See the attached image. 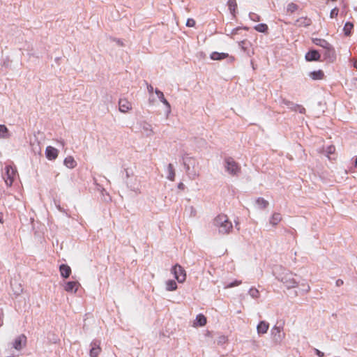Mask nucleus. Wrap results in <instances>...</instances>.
<instances>
[{
	"label": "nucleus",
	"instance_id": "1",
	"mask_svg": "<svg viewBox=\"0 0 357 357\" xmlns=\"http://www.w3.org/2000/svg\"><path fill=\"white\" fill-rule=\"evenodd\" d=\"M273 274L288 289L295 288L298 284V282L294 279L296 274L281 266H275L273 269Z\"/></svg>",
	"mask_w": 357,
	"mask_h": 357
},
{
	"label": "nucleus",
	"instance_id": "2",
	"mask_svg": "<svg viewBox=\"0 0 357 357\" xmlns=\"http://www.w3.org/2000/svg\"><path fill=\"white\" fill-rule=\"evenodd\" d=\"M213 224L218 229V232L222 234H229L233 228L231 222L224 214L216 216L213 220Z\"/></svg>",
	"mask_w": 357,
	"mask_h": 357
},
{
	"label": "nucleus",
	"instance_id": "3",
	"mask_svg": "<svg viewBox=\"0 0 357 357\" xmlns=\"http://www.w3.org/2000/svg\"><path fill=\"white\" fill-rule=\"evenodd\" d=\"M224 167L226 172L232 176L238 175L241 172V167L231 157L225 158L224 161Z\"/></svg>",
	"mask_w": 357,
	"mask_h": 357
},
{
	"label": "nucleus",
	"instance_id": "4",
	"mask_svg": "<svg viewBox=\"0 0 357 357\" xmlns=\"http://www.w3.org/2000/svg\"><path fill=\"white\" fill-rule=\"evenodd\" d=\"M273 341L277 344H280L285 337V333L283 332L282 326H274L271 331Z\"/></svg>",
	"mask_w": 357,
	"mask_h": 357
},
{
	"label": "nucleus",
	"instance_id": "5",
	"mask_svg": "<svg viewBox=\"0 0 357 357\" xmlns=\"http://www.w3.org/2000/svg\"><path fill=\"white\" fill-rule=\"evenodd\" d=\"M5 175L3 176V179L7 186L10 187L13 185L14 181L17 170L12 165H8L5 167Z\"/></svg>",
	"mask_w": 357,
	"mask_h": 357
},
{
	"label": "nucleus",
	"instance_id": "6",
	"mask_svg": "<svg viewBox=\"0 0 357 357\" xmlns=\"http://www.w3.org/2000/svg\"><path fill=\"white\" fill-rule=\"evenodd\" d=\"M172 273L174 274V278L180 283L183 282L186 279L185 271L179 264H176L172 267Z\"/></svg>",
	"mask_w": 357,
	"mask_h": 357
},
{
	"label": "nucleus",
	"instance_id": "7",
	"mask_svg": "<svg viewBox=\"0 0 357 357\" xmlns=\"http://www.w3.org/2000/svg\"><path fill=\"white\" fill-rule=\"evenodd\" d=\"M183 160L186 173L190 178H195L197 176V174L195 172H190V166H193L195 163V159L188 156H185L183 158Z\"/></svg>",
	"mask_w": 357,
	"mask_h": 357
},
{
	"label": "nucleus",
	"instance_id": "8",
	"mask_svg": "<svg viewBox=\"0 0 357 357\" xmlns=\"http://www.w3.org/2000/svg\"><path fill=\"white\" fill-rule=\"evenodd\" d=\"M91 349L89 351L90 357H98L101 351L100 348V340H93L91 342Z\"/></svg>",
	"mask_w": 357,
	"mask_h": 357
},
{
	"label": "nucleus",
	"instance_id": "9",
	"mask_svg": "<svg viewBox=\"0 0 357 357\" xmlns=\"http://www.w3.org/2000/svg\"><path fill=\"white\" fill-rule=\"evenodd\" d=\"M282 104L285 105L289 109H290L292 111L298 112L301 114H304L305 112V109L303 106L294 103L287 100L282 99Z\"/></svg>",
	"mask_w": 357,
	"mask_h": 357
},
{
	"label": "nucleus",
	"instance_id": "10",
	"mask_svg": "<svg viewBox=\"0 0 357 357\" xmlns=\"http://www.w3.org/2000/svg\"><path fill=\"white\" fill-rule=\"evenodd\" d=\"M313 42L316 45L326 49L329 54H334V50L332 45L326 40L321 38H315L313 40Z\"/></svg>",
	"mask_w": 357,
	"mask_h": 357
},
{
	"label": "nucleus",
	"instance_id": "11",
	"mask_svg": "<svg viewBox=\"0 0 357 357\" xmlns=\"http://www.w3.org/2000/svg\"><path fill=\"white\" fill-rule=\"evenodd\" d=\"M26 337L24 335L17 336L13 342V347L17 351H20L26 344Z\"/></svg>",
	"mask_w": 357,
	"mask_h": 357
},
{
	"label": "nucleus",
	"instance_id": "12",
	"mask_svg": "<svg viewBox=\"0 0 357 357\" xmlns=\"http://www.w3.org/2000/svg\"><path fill=\"white\" fill-rule=\"evenodd\" d=\"M132 109L131 103L126 98H120L119 100V109L122 113H126Z\"/></svg>",
	"mask_w": 357,
	"mask_h": 357
},
{
	"label": "nucleus",
	"instance_id": "13",
	"mask_svg": "<svg viewBox=\"0 0 357 357\" xmlns=\"http://www.w3.org/2000/svg\"><path fill=\"white\" fill-rule=\"evenodd\" d=\"M79 285L77 281H69L65 283L63 288L68 293H76Z\"/></svg>",
	"mask_w": 357,
	"mask_h": 357
},
{
	"label": "nucleus",
	"instance_id": "14",
	"mask_svg": "<svg viewBox=\"0 0 357 357\" xmlns=\"http://www.w3.org/2000/svg\"><path fill=\"white\" fill-rule=\"evenodd\" d=\"M59 151L53 146H48L45 149V155L48 160H53L58 157Z\"/></svg>",
	"mask_w": 357,
	"mask_h": 357
},
{
	"label": "nucleus",
	"instance_id": "15",
	"mask_svg": "<svg viewBox=\"0 0 357 357\" xmlns=\"http://www.w3.org/2000/svg\"><path fill=\"white\" fill-rule=\"evenodd\" d=\"M312 24L311 19L307 17H301L296 20L294 25L298 27H307Z\"/></svg>",
	"mask_w": 357,
	"mask_h": 357
},
{
	"label": "nucleus",
	"instance_id": "16",
	"mask_svg": "<svg viewBox=\"0 0 357 357\" xmlns=\"http://www.w3.org/2000/svg\"><path fill=\"white\" fill-rule=\"evenodd\" d=\"M155 93L158 99L166 106L167 114H169L171 112V106L169 102L165 98L163 93L158 89L155 90Z\"/></svg>",
	"mask_w": 357,
	"mask_h": 357
},
{
	"label": "nucleus",
	"instance_id": "17",
	"mask_svg": "<svg viewBox=\"0 0 357 357\" xmlns=\"http://www.w3.org/2000/svg\"><path fill=\"white\" fill-rule=\"evenodd\" d=\"M320 54L317 50H310L305 54V59L308 61H319Z\"/></svg>",
	"mask_w": 357,
	"mask_h": 357
},
{
	"label": "nucleus",
	"instance_id": "18",
	"mask_svg": "<svg viewBox=\"0 0 357 357\" xmlns=\"http://www.w3.org/2000/svg\"><path fill=\"white\" fill-rule=\"evenodd\" d=\"M141 127L146 136L150 137L153 135L154 132L153 131L152 126L150 123L144 121L141 123Z\"/></svg>",
	"mask_w": 357,
	"mask_h": 357
},
{
	"label": "nucleus",
	"instance_id": "19",
	"mask_svg": "<svg viewBox=\"0 0 357 357\" xmlns=\"http://www.w3.org/2000/svg\"><path fill=\"white\" fill-rule=\"evenodd\" d=\"M268 327H269V324L267 322H266L264 321H261L257 326V331L258 334L266 333L268 331Z\"/></svg>",
	"mask_w": 357,
	"mask_h": 357
},
{
	"label": "nucleus",
	"instance_id": "20",
	"mask_svg": "<svg viewBox=\"0 0 357 357\" xmlns=\"http://www.w3.org/2000/svg\"><path fill=\"white\" fill-rule=\"evenodd\" d=\"M61 275L64 278H68L71 273V268L66 264H61L59 267Z\"/></svg>",
	"mask_w": 357,
	"mask_h": 357
},
{
	"label": "nucleus",
	"instance_id": "21",
	"mask_svg": "<svg viewBox=\"0 0 357 357\" xmlns=\"http://www.w3.org/2000/svg\"><path fill=\"white\" fill-rule=\"evenodd\" d=\"M63 164L69 169H73L77 166V162L73 156L66 157L63 160Z\"/></svg>",
	"mask_w": 357,
	"mask_h": 357
},
{
	"label": "nucleus",
	"instance_id": "22",
	"mask_svg": "<svg viewBox=\"0 0 357 357\" xmlns=\"http://www.w3.org/2000/svg\"><path fill=\"white\" fill-rule=\"evenodd\" d=\"M228 56H229V54L227 53H224V52L220 53L218 52H213L210 55V58L212 60H215V61L222 60V59L227 58Z\"/></svg>",
	"mask_w": 357,
	"mask_h": 357
},
{
	"label": "nucleus",
	"instance_id": "23",
	"mask_svg": "<svg viewBox=\"0 0 357 357\" xmlns=\"http://www.w3.org/2000/svg\"><path fill=\"white\" fill-rule=\"evenodd\" d=\"M281 220V214L279 213H274L269 220V223L273 226H276Z\"/></svg>",
	"mask_w": 357,
	"mask_h": 357
},
{
	"label": "nucleus",
	"instance_id": "24",
	"mask_svg": "<svg viewBox=\"0 0 357 357\" xmlns=\"http://www.w3.org/2000/svg\"><path fill=\"white\" fill-rule=\"evenodd\" d=\"M309 76L314 80H319L323 79L324 74L322 70H319L310 72Z\"/></svg>",
	"mask_w": 357,
	"mask_h": 357
},
{
	"label": "nucleus",
	"instance_id": "25",
	"mask_svg": "<svg viewBox=\"0 0 357 357\" xmlns=\"http://www.w3.org/2000/svg\"><path fill=\"white\" fill-rule=\"evenodd\" d=\"M206 324V318L204 315L199 314L196 317L195 324L204 326Z\"/></svg>",
	"mask_w": 357,
	"mask_h": 357
},
{
	"label": "nucleus",
	"instance_id": "26",
	"mask_svg": "<svg viewBox=\"0 0 357 357\" xmlns=\"http://www.w3.org/2000/svg\"><path fill=\"white\" fill-rule=\"evenodd\" d=\"M229 10L233 16H235V12L237 8V3L236 0H228L227 2Z\"/></svg>",
	"mask_w": 357,
	"mask_h": 357
},
{
	"label": "nucleus",
	"instance_id": "27",
	"mask_svg": "<svg viewBox=\"0 0 357 357\" xmlns=\"http://www.w3.org/2000/svg\"><path fill=\"white\" fill-rule=\"evenodd\" d=\"M167 170L168 172V174L167 176V179H169V181H174L175 172H174L173 165L172 164H169L167 166Z\"/></svg>",
	"mask_w": 357,
	"mask_h": 357
},
{
	"label": "nucleus",
	"instance_id": "28",
	"mask_svg": "<svg viewBox=\"0 0 357 357\" xmlns=\"http://www.w3.org/2000/svg\"><path fill=\"white\" fill-rule=\"evenodd\" d=\"M96 185H97L98 190L100 192V194L103 197L105 201L107 202V201L111 200V197L109 195V194L107 192L106 190L99 184H96Z\"/></svg>",
	"mask_w": 357,
	"mask_h": 357
},
{
	"label": "nucleus",
	"instance_id": "29",
	"mask_svg": "<svg viewBox=\"0 0 357 357\" xmlns=\"http://www.w3.org/2000/svg\"><path fill=\"white\" fill-rule=\"evenodd\" d=\"M166 290L171 291L177 289V284L174 280H169L166 282Z\"/></svg>",
	"mask_w": 357,
	"mask_h": 357
},
{
	"label": "nucleus",
	"instance_id": "30",
	"mask_svg": "<svg viewBox=\"0 0 357 357\" xmlns=\"http://www.w3.org/2000/svg\"><path fill=\"white\" fill-rule=\"evenodd\" d=\"M354 28V24L351 22H346L344 27H343V31L346 36H349L351 33V30Z\"/></svg>",
	"mask_w": 357,
	"mask_h": 357
},
{
	"label": "nucleus",
	"instance_id": "31",
	"mask_svg": "<svg viewBox=\"0 0 357 357\" xmlns=\"http://www.w3.org/2000/svg\"><path fill=\"white\" fill-rule=\"evenodd\" d=\"M256 204L258 206V208L263 209L266 208L268 206V202L264 198L259 197L256 199Z\"/></svg>",
	"mask_w": 357,
	"mask_h": 357
},
{
	"label": "nucleus",
	"instance_id": "32",
	"mask_svg": "<svg viewBox=\"0 0 357 357\" xmlns=\"http://www.w3.org/2000/svg\"><path fill=\"white\" fill-rule=\"evenodd\" d=\"M248 294L251 298L254 299H257L260 296V293L259 290L255 287H251L248 291Z\"/></svg>",
	"mask_w": 357,
	"mask_h": 357
},
{
	"label": "nucleus",
	"instance_id": "33",
	"mask_svg": "<svg viewBox=\"0 0 357 357\" xmlns=\"http://www.w3.org/2000/svg\"><path fill=\"white\" fill-rule=\"evenodd\" d=\"M250 45V43L247 40H241L238 42V46L245 52L248 54V46Z\"/></svg>",
	"mask_w": 357,
	"mask_h": 357
},
{
	"label": "nucleus",
	"instance_id": "34",
	"mask_svg": "<svg viewBox=\"0 0 357 357\" xmlns=\"http://www.w3.org/2000/svg\"><path fill=\"white\" fill-rule=\"evenodd\" d=\"M254 29L258 32L266 33L268 31V26L261 23L255 26Z\"/></svg>",
	"mask_w": 357,
	"mask_h": 357
},
{
	"label": "nucleus",
	"instance_id": "35",
	"mask_svg": "<svg viewBox=\"0 0 357 357\" xmlns=\"http://www.w3.org/2000/svg\"><path fill=\"white\" fill-rule=\"evenodd\" d=\"M8 130L6 126L0 124V137L6 138L8 136Z\"/></svg>",
	"mask_w": 357,
	"mask_h": 357
},
{
	"label": "nucleus",
	"instance_id": "36",
	"mask_svg": "<svg viewBox=\"0 0 357 357\" xmlns=\"http://www.w3.org/2000/svg\"><path fill=\"white\" fill-rule=\"evenodd\" d=\"M298 5L291 2V3H289L287 6V12L289 13H294L296 10H298Z\"/></svg>",
	"mask_w": 357,
	"mask_h": 357
},
{
	"label": "nucleus",
	"instance_id": "37",
	"mask_svg": "<svg viewBox=\"0 0 357 357\" xmlns=\"http://www.w3.org/2000/svg\"><path fill=\"white\" fill-rule=\"evenodd\" d=\"M241 283H242L241 280H234L232 282H230V283H228V284H225V289L232 288L234 287H236V286L240 285Z\"/></svg>",
	"mask_w": 357,
	"mask_h": 357
},
{
	"label": "nucleus",
	"instance_id": "38",
	"mask_svg": "<svg viewBox=\"0 0 357 357\" xmlns=\"http://www.w3.org/2000/svg\"><path fill=\"white\" fill-rule=\"evenodd\" d=\"M249 17L254 22H259L260 20V16L255 13H250Z\"/></svg>",
	"mask_w": 357,
	"mask_h": 357
},
{
	"label": "nucleus",
	"instance_id": "39",
	"mask_svg": "<svg viewBox=\"0 0 357 357\" xmlns=\"http://www.w3.org/2000/svg\"><path fill=\"white\" fill-rule=\"evenodd\" d=\"M338 13H339V9L337 7L333 8L331 11L330 17L331 18L336 17L338 15Z\"/></svg>",
	"mask_w": 357,
	"mask_h": 357
},
{
	"label": "nucleus",
	"instance_id": "40",
	"mask_svg": "<svg viewBox=\"0 0 357 357\" xmlns=\"http://www.w3.org/2000/svg\"><path fill=\"white\" fill-rule=\"evenodd\" d=\"M301 286L303 287V289H301L303 293H307L308 291H310V287L309 284H307L306 283H304V282H302L301 283Z\"/></svg>",
	"mask_w": 357,
	"mask_h": 357
},
{
	"label": "nucleus",
	"instance_id": "41",
	"mask_svg": "<svg viewBox=\"0 0 357 357\" xmlns=\"http://www.w3.org/2000/svg\"><path fill=\"white\" fill-rule=\"evenodd\" d=\"M127 184L132 190H133L136 193H140V189L139 187H135L131 185L128 181L127 182Z\"/></svg>",
	"mask_w": 357,
	"mask_h": 357
},
{
	"label": "nucleus",
	"instance_id": "42",
	"mask_svg": "<svg viewBox=\"0 0 357 357\" xmlns=\"http://www.w3.org/2000/svg\"><path fill=\"white\" fill-rule=\"evenodd\" d=\"M195 21L193 19H192V18L188 19V20L186 22L187 26L193 27V26H195Z\"/></svg>",
	"mask_w": 357,
	"mask_h": 357
},
{
	"label": "nucleus",
	"instance_id": "43",
	"mask_svg": "<svg viewBox=\"0 0 357 357\" xmlns=\"http://www.w3.org/2000/svg\"><path fill=\"white\" fill-rule=\"evenodd\" d=\"M335 147L333 146H330L327 148L326 152L328 154H332L335 152Z\"/></svg>",
	"mask_w": 357,
	"mask_h": 357
},
{
	"label": "nucleus",
	"instance_id": "44",
	"mask_svg": "<svg viewBox=\"0 0 357 357\" xmlns=\"http://www.w3.org/2000/svg\"><path fill=\"white\" fill-rule=\"evenodd\" d=\"M314 353L319 356V357H324V353L319 350L318 349H314Z\"/></svg>",
	"mask_w": 357,
	"mask_h": 357
},
{
	"label": "nucleus",
	"instance_id": "45",
	"mask_svg": "<svg viewBox=\"0 0 357 357\" xmlns=\"http://www.w3.org/2000/svg\"><path fill=\"white\" fill-rule=\"evenodd\" d=\"M241 29V27H236V28H234V29H233L231 31L230 33H229V34H227V35H228V36H229V35H234V34H237V33H238V30H240Z\"/></svg>",
	"mask_w": 357,
	"mask_h": 357
},
{
	"label": "nucleus",
	"instance_id": "46",
	"mask_svg": "<svg viewBox=\"0 0 357 357\" xmlns=\"http://www.w3.org/2000/svg\"><path fill=\"white\" fill-rule=\"evenodd\" d=\"M343 284H344V282H343V280H341V279H338V280H336V282H335V284H336V286H337V287H340V286H342Z\"/></svg>",
	"mask_w": 357,
	"mask_h": 357
},
{
	"label": "nucleus",
	"instance_id": "47",
	"mask_svg": "<svg viewBox=\"0 0 357 357\" xmlns=\"http://www.w3.org/2000/svg\"><path fill=\"white\" fill-rule=\"evenodd\" d=\"M147 90L149 93H152L153 92V87L151 84H147Z\"/></svg>",
	"mask_w": 357,
	"mask_h": 357
},
{
	"label": "nucleus",
	"instance_id": "48",
	"mask_svg": "<svg viewBox=\"0 0 357 357\" xmlns=\"http://www.w3.org/2000/svg\"><path fill=\"white\" fill-rule=\"evenodd\" d=\"M56 206L59 211L66 213V211L62 207H61L60 204H56Z\"/></svg>",
	"mask_w": 357,
	"mask_h": 357
},
{
	"label": "nucleus",
	"instance_id": "49",
	"mask_svg": "<svg viewBox=\"0 0 357 357\" xmlns=\"http://www.w3.org/2000/svg\"><path fill=\"white\" fill-rule=\"evenodd\" d=\"M114 41L116 43L117 45H119V46H123V43L122 40H121L120 39H115Z\"/></svg>",
	"mask_w": 357,
	"mask_h": 357
},
{
	"label": "nucleus",
	"instance_id": "50",
	"mask_svg": "<svg viewBox=\"0 0 357 357\" xmlns=\"http://www.w3.org/2000/svg\"><path fill=\"white\" fill-rule=\"evenodd\" d=\"M184 188H185V185H184V184L183 183H179L178 184V189L183 190Z\"/></svg>",
	"mask_w": 357,
	"mask_h": 357
},
{
	"label": "nucleus",
	"instance_id": "51",
	"mask_svg": "<svg viewBox=\"0 0 357 357\" xmlns=\"http://www.w3.org/2000/svg\"><path fill=\"white\" fill-rule=\"evenodd\" d=\"M59 144H60L62 146H64V145H65V142H64V141H63V140H61V141H59Z\"/></svg>",
	"mask_w": 357,
	"mask_h": 357
},
{
	"label": "nucleus",
	"instance_id": "52",
	"mask_svg": "<svg viewBox=\"0 0 357 357\" xmlns=\"http://www.w3.org/2000/svg\"><path fill=\"white\" fill-rule=\"evenodd\" d=\"M0 222H3V214L0 213Z\"/></svg>",
	"mask_w": 357,
	"mask_h": 357
},
{
	"label": "nucleus",
	"instance_id": "53",
	"mask_svg": "<svg viewBox=\"0 0 357 357\" xmlns=\"http://www.w3.org/2000/svg\"><path fill=\"white\" fill-rule=\"evenodd\" d=\"M354 166H355V167L357 168V157L355 159Z\"/></svg>",
	"mask_w": 357,
	"mask_h": 357
},
{
	"label": "nucleus",
	"instance_id": "54",
	"mask_svg": "<svg viewBox=\"0 0 357 357\" xmlns=\"http://www.w3.org/2000/svg\"><path fill=\"white\" fill-rule=\"evenodd\" d=\"M354 66L357 69V60L354 62Z\"/></svg>",
	"mask_w": 357,
	"mask_h": 357
},
{
	"label": "nucleus",
	"instance_id": "55",
	"mask_svg": "<svg viewBox=\"0 0 357 357\" xmlns=\"http://www.w3.org/2000/svg\"><path fill=\"white\" fill-rule=\"evenodd\" d=\"M355 337H356V340H355V341H356V343L357 344V333H356V334Z\"/></svg>",
	"mask_w": 357,
	"mask_h": 357
},
{
	"label": "nucleus",
	"instance_id": "56",
	"mask_svg": "<svg viewBox=\"0 0 357 357\" xmlns=\"http://www.w3.org/2000/svg\"><path fill=\"white\" fill-rule=\"evenodd\" d=\"M126 176H127V177H128V176H129V174H128V171H126Z\"/></svg>",
	"mask_w": 357,
	"mask_h": 357
}]
</instances>
